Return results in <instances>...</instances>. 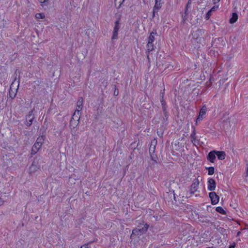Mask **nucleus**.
Returning <instances> with one entry per match:
<instances>
[{"label":"nucleus","instance_id":"7c9ffc66","mask_svg":"<svg viewBox=\"0 0 248 248\" xmlns=\"http://www.w3.org/2000/svg\"><path fill=\"white\" fill-rule=\"evenodd\" d=\"M203 115H202V114H199V115L198 116L196 120V124L197 125L199 122H200L202 119H203Z\"/></svg>","mask_w":248,"mask_h":248},{"label":"nucleus","instance_id":"9d476101","mask_svg":"<svg viewBox=\"0 0 248 248\" xmlns=\"http://www.w3.org/2000/svg\"><path fill=\"white\" fill-rule=\"evenodd\" d=\"M216 150L210 151L207 155V159L211 163H214L216 159Z\"/></svg>","mask_w":248,"mask_h":248},{"label":"nucleus","instance_id":"b1692460","mask_svg":"<svg viewBox=\"0 0 248 248\" xmlns=\"http://www.w3.org/2000/svg\"><path fill=\"white\" fill-rule=\"evenodd\" d=\"M216 211L218 212V213L223 215H226L227 213L226 211H225L223 208L221 206H218L216 207Z\"/></svg>","mask_w":248,"mask_h":248},{"label":"nucleus","instance_id":"a18cd8bd","mask_svg":"<svg viewBox=\"0 0 248 248\" xmlns=\"http://www.w3.org/2000/svg\"><path fill=\"white\" fill-rule=\"evenodd\" d=\"M217 40L219 41H220V40H222V37H219L217 38Z\"/></svg>","mask_w":248,"mask_h":248},{"label":"nucleus","instance_id":"de8ad7c7","mask_svg":"<svg viewBox=\"0 0 248 248\" xmlns=\"http://www.w3.org/2000/svg\"><path fill=\"white\" fill-rule=\"evenodd\" d=\"M247 173H248V164H247Z\"/></svg>","mask_w":248,"mask_h":248},{"label":"nucleus","instance_id":"dca6fc26","mask_svg":"<svg viewBox=\"0 0 248 248\" xmlns=\"http://www.w3.org/2000/svg\"><path fill=\"white\" fill-rule=\"evenodd\" d=\"M204 33V30L203 29H198L195 33L194 38L198 40L200 36H202Z\"/></svg>","mask_w":248,"mask_h":248},{"label":"nucleus","instance_id":"72a5a7b5","mask_svg":"<svg viewBox=\"0 0 248 248\" xmlns=\"http://www.w3.org/2000/svg\"><path fill=\"white\" fill-rule=\"evenodd\" d=\"M191 3H192V0H188L187 3L186 4L185 9L188 10V8L190 7Z\"/></svg>","mask_w":248,"mask_h":248},{"label":"nucleus","instance_id":"9b49d317","mask_svg":"<svg viewBox=\"0 0 248 248\" xmlns=\"http://www.w3.org/2000/svg\"><path fill=\"white\" fill-rule=\"evenodd\" d=\"M39 169H40V166L38 165L37 163H36V162L35 161H34L32 163L30 167V168H29L30 173H34Z\"/></svg>","mask_w":248,"mask_h":248},{"label":"nucleus","instance_id":"393cba45","mask_svg":"<svg viewBox=\"0 0 248 248\" xmlns=\"http://www.w3.org/2000/svg\"><path fill=\"white\" fill-rule=\"evenodd\" d=\"M205 170H208V174L212 175L215 173V168L214 167H205Z\"/></svg>","mask_w":248,"mask_h":248},{"label":"nucleus","instance_id":"1a4fd4ad","mask_svg":"<svg viewBox=\"0 0 248 248\" xmlns=\"http://www.w3.org/2000/svg\"><path fill=\"white\" fill-rule=\"evenodd\" d=\"M155 146L153 147V150L152 149L151 146L150 148L149 152H150V155L151 156V160L153 161L155 163H157V160L158 159L157 156L155 154Z\"/></svg>","mask_w":248,"mask_h":248},{"label":"nucleus","instance_id":"412c9836","mask_svg":"<svg viewBox=\"0 0 248 248\" xmlns=\"http://www.w3.org/2000/svg\"><path fill=\"white\" fill-rule=\"evenodd\" d=\"M80 115L81 113L80 112V110L79 109H78L73 114L72 118H74L75 121L79 122Z\"/></svg>","mask_w":248,"mask_h":248},{"label":"nucleus","instance_id":"ddd939ff","mask_svg":"<svg viewBox=\"0 0 248 248\" xmlns=\"http://www.w3.org/2000/svg\"><path fill=\"white\" fill-rule=\"evenodd\" d=\"M218 6H214L213 7H212L206 14L205 16V19L206 20L209 19L211 16L212 12L217 10L218 9Z\"/></svg>","mask_w":248,"mask_h":248},{"label":"nucleus","instance_id":"a878e982","mask_svg":"<svg viewBox=\"0 0 248 248\" xmlns=\"http://www.w3.org/2000/svg\"><path fill=\"white\" fill-rule=\"evenodd\" d=\"M83 98L80 97L77 103V107L78 109H80V111L82 109L83 106Z\"/></svg>","mask_w":248,"mask_h":248},{"label":"nucleus","instance_id":"aec40b11","mask_svg":"<svg viewBox=\"0 0 248 248\" xmlns=\"http://www.w3.org/2000/svg\"><path fill=\"white\" fill-rule=\"evenodd\" d=\"M163 117L162 120V124H168V120L169 118V112L168 111H163Z\"/></svg>","mask_w":248,"mask_h":248},{"label":"nucleus","instance_id":"8fccbe9b","mask_svg":"<svg viewBox=\"0 0 248 248\" xmlns=\"http://www.w3.org/2000/svg\"><path fill=\"white\" fill-rule=\"evenodd\" d=\"M209 207H211V206H210V205L208 206H207V208H208Z\"/></svg>","mask_w":248,"mask_h":248},{"label":"nucleus","instance_id":"6ab92c4d","mask_svg":"<svg viewBox=\"0 0 248 248\" xmlns=\"http://www.w3.org/2000/svg\"><path fill=\"white\" fill-rule=\"evenodd\" d=\"M238 19V15L236 13H232L231 17L229 20L231 24H233L236 22Z\"/></svg>","mask_w":248,"mask_h":248},{"label":"nucleus","instance_id":"4468645a","mask_svg":"<svg viewBox=\"0 0 248 248\" xmlns=\"http://www.w3.org/2000/svg\"><path fill=\"white\" fill-rule=\"evenodd\" d=\"M41 148V146H40V145H38V144H36L34 143L31 148V155H33L36 154Z\"/></svg>","mask_w":248,"mask_h":248},{"label":"nucleus","instance_id":"a19ab883","mask_svg":"<svg viewBox=\"0 0 248 248\" xmlns=\"http://www.w3.org/2000/svg\"><path fill=\"white\" fill-rule=\"evenodd\" d=\"M172 193L173 194V200L176 202V196H175V194L174 193V190H172Z\"/></svg>","mask_w":248,"mask_h":248},{"label":"nucleus","instance_id":"f257e3e1","mask_svg":"<svg viewBox=\"0 0 248 248\" xmlns=\"http://www.w3.org/2000/svg\"><path fill=\"white\" fill-rule=\"evenodd\" d=\"M149 227V225L148 223H144V222L142 221V223H140L137 228L132 230L130 236L131 238H134L137 236H139L145 234L147 232Z\"/></svg>","mask_w":248,"mask_h":248},{"label":"nucleus","instance_id":"2eb2a0df","mask_svg":"<svg viewBox=\"0 0 248 248\" xmlns=\"http://www.w3.org/2000/svg\"><path fill=\"white\" fill-rule=\"evenodd\" d=\"M79 124V122H77L74 118H71L70 121L69 126L71 130L74 129Z\"/></svg>","mask_w":248,"mask_h":248},{"label":"nucleus","instance_id":"cd10ccee","mask_svg":"<svg viewBox=\"0 0 248 248\" xmlns=\"http://www.w3.org/2000/svg\"><path fill=\"white\" fill-rule=\"evenodd\" d=\"M146 46L148 53L154 49V46L153 45V43H152V44H149V42H148Z\"/></svg>","mask_w":248,"mask_h":248},{"label":"nucleus","instance_id":"c85d7f7f","mask_svg":"<svg viewBox=\"0 0 248 248\" xmlns=\"http://www.w3.org/2000/svg\"><path fill=\"white\" fill-rule=\"evenodd\" d=\"M206 111H207V108L205 105H204L201 108L200 112H199V114H202V115L204 116L206 114Z\"/></svg>","mask_w":248,"mask_h":248},{"label":"nucleus","instance_id":"f704fd0d","mask_svg":"<svg viewBox=\"0 0 248 248\" xmlns=\"http://www.w3.org/2000/svg\"><path fill=\"white\" fill-rule=\"evenodd\" d=\"M118 1V0H114V2H115V4H116V2ZM124 0H120V1H119V6L117 7V8L118 9H119L122 5L123 3H124Z\"/></svg>","mask_w":248,"mask_h":248},{"label":"nucleus","instance_id":"79ce46f5","mask_svg":"<svg viewBox=\"0 0 248 248\" xmlns=\"http://www.w3.org/2000/svg\"><path fill=\"white\" fill-rule=\"evenodd\" d=\"M157 134L159 137H161L163 136V133L162 132L159 133V132H157Z\"/></svg>","mask_w":248,"mask_h":248},{"label":"nucleus","instance_id":"49530a36","mask_svg":"<svg viewBox=\"0 0 248 248\" xmlns=\"http://www.w3.org/2000/svg\"><path fill=\"white\" fill-rule=\"evenodd\" d=\"M220 0H214V1H215V2H214V3H215V2H216V1H217V2H218Z\"/></svg>","mask_w":248,"mask_h":248},{"label":"nucleus","instance_id":"39448f33","mask_svg":"<svg viewBox=\"0 0 248 248\" xmlns=\"http://www.w3.org/2000/svg\"><path fill=\"white\" fill-rule=\"evenodd\" d=\"M209 197L211 200L212 204L215 205L219 202V197L215 192L212 191L210 192L209 193Z\"/></svg>","mask_w":248,"mask_h":248},{"label":"nucleus","instance_id":"5701e85b","mask_svg":"<svg viewBox=\"0 0 248 248\" xmlns=\"http://www.w3.org/2000/svg\"><path fill=\"white\" fill-rule=\"evenodd\" d=\"M160 102L161 103V106H162V109L163 111H168V106L166 102V101L164 100V99H161L160 100Z\"/></svg>","mask_w":248,"mask_h":248},{"label":"nucleus","instance_id":"603ef678","mask_svg":"<svg viewBox=\"0 0 248 248\" xmlns=\"http://www.w3.org/2000/svg\"><path fill=\"white\" fill-rule=\"evenodd\" d=\"M201 218H202V217H200ZM199 218H200V217H198Z\"/></svg>","mask_w":248,"mask_h":248},{"label":"nucleus","instance_id":"4c0bfd02","mask_svg":"<svg viewBox=\"0 0 248 248\" xmlns=\"http://www.w3.org/2000/svg\"><path fill=\"white\" fill-rule=\"evenodd\" d=\"M160 101L161 100V99H164V92L161 91L160 93Z\"/></svg>","mask_w":248,"mask_h":248},{"label":"nucleus","instance_id":"37998d69","mask_svg":"<svg viewBox=\"0 0 248 248\" xmlns=\"http://www.w3.org/2000/svg\"><path fill=\"white\" fill-rule=\"evenodd\" d=\"M4 202V201H2L1 199V198L0 197V206Z\"/></svg>","mask_w":248,"mask_h":248},{"label":"nucleus","instance_id":"ea45409f","mask_svg":"<svg viewBox=\"0 0 248 248\" xmlns=\"http://www.w3.org/2000/svg\"><path fill=\"white\" fill-rule=\"evenodd\" d=\"M48 0H38V1L42 3V4H45L46 2H47Z\"/></svg>","mask_w":248,"mask_h":248},{"label":"nucleus","instance_id":"c756f323","mask_svg":"<svg viewBox=\"0 0 248 248\" xmlns=\"http://www.w3.org/2000/svg\"><path fill=\"white\" fill-rule=\"evenodd\" d=\"M35 17L38 19H44L45 17V14L43 13H37Z\"/></svg>","mask_w":248,"mask_h":248},{"label":"nucleus","instance_id":"bb28decb","mask_svg":"<svg viewBox=\"0 0 248 248\" xmlns=\"http://www.w3.org/2000/svg\"><path fill=\"white\" fill-rule=\"evenodd\" d=\"M192 128H193V131L190 135V137L192 139L191 141L193 142V141L196 140V130L194 126H192Z\"/></svg>","mask_w":248,"mask_h":248},{"label":"nucleus","instance_id":"e433bc0d","mask_svg":"<svg viewBox=\"0 0 248 248\" xmlns=\"http://www.w3.org/2000/svg\"><path fill=\"white\" fill-rule=\"evenodd\" d=\"M85 219V217H82L78 220V223L80 224L83 222V221Z\"/></svg>","mask_w":248,"mask_h":248},{"label":"nucleus","instance_id":"f8f14e48","mask_svg":"<svg viewBox=\"0 0 248 248\" xmlns=\"http://www.w3.org/2000/svg\"><path fill=\"white\" fill-rule=\"evenodd\" d=\"M216 155L219 160H224L226 157V153L224 151H220L216 150Z\"/></svg>","mask_w":248,"mask_h":248},{"label":"nucleus","instance_id":"2f4dec72","mask_svg":"<svg viewBox=\"0 0 248 248\" xmlns=\"http://www.w3.org/2000/svg\"><path fill=\"white\" fill-rule=\"evenodd\" d=\"M200 221H201L202 223H205L208 224H212V222L208 219L205 218L203 219H200Z\"/></svg>","mask_w":248,"mask_h":248},{"label":"nucleus","instance_id":"864d4df0","mask_svg":"<svg viewBox=\"0 0 248 248\" xmlns=\"http://www.w3.org/2000/svg\"><path fill=\"white\" fill-rule=\"evenodd\" d=\"M240 233V232H238V235Z\"/></svg>","mask_w":248,"mask_h":248},{"label":"nucleus","instance_id":"58836bf2","mask_svg":"<svg viewBox=\"0 0 248 248\" xmlns=\"http://www.w3.org/2000/svg\"><path fill=\"white\" fill-rule=\"evenodd\" d=\"M236 244L234 242L229 246V248H235Z\"/></svg>","mask_w":248,"mask_h":248},{"label":"nucleus","instance_id":"a211bd4d","mask_svg":"<svg viewBox=\"0 0 248 248\" xmlns=\"http://www.w3.org/2000/svg\"><path fill=\"white\" fill-rule=\"evenodd\" d=\"M46 138V136L44 135H42L41 136H39L38 138H37L35 144L38 145H40V146H42L43 143L44 142L45 139Z\"/></svg>","mask_w":248,"mask_h":248},{"label":"nucleus","instance_id":"20e7f679","mask_svg":"<svg viewBox=\"0 0 248 248\" xmlns=\"http://www.w3.org/2000/svg\"><path fill=\"white\" fill-rule=\"evenodd\" d=\"M163 2H161V0H155V4L153 7V11L152 13V17L151 19L152 20L156 14L158 16V12L159 10L161 8Z\"/></svg>","mask_w":248,"mask_h":248},{"label":"nucleus","instance_id":"c9c22d12","mask_svg":"<svg viewBox=\"0 0 248 248\" xmlns=\"http://www.w3.org/2000/svg\"><path fill=\"white\" fill-rule=\"evenodd\" d=\"M118 1V0H114V2H115V4H116V2ZM124 0H120V1H119V6L117 7V8L118 9H119L122 5L123 3H124Z\"/></svg>","mask_w":248,"mask_h":248},{"label":"nucleus","instance_id":"7ed1b4c3","mask_svg":"<svg viewBox=\"0 0 248 248\" xmlns=\"http://www.w3.org/2000/svg\"><path fill=\"white\" fill-rule=\"evenodd\" d=\"M34 111L35 109L33 108L31 111H30L28 114L26 116L25 121L24 123L26 126L28 127L31 126L34 121L36 122L35 120V115L34 113Z\"/></svg>","mask_w":248,"mask_h":248},{"label":"nucleus","instance_id":"09e8293b","mask_svg":"<svg viewBox=\"0 0 248 248\" xmlns=\"http://www.w3.org/2000/svg\"><path fill=\"white\" fill-rule=\"evenodd\" d=\"M172 190H170H170H169V191H170V192H172Z\"/></svg>","mask_w":248,"mask_h":248},{"label":"nucleus","instance_id":"f03ea898","mask_svg":"<svg viewBox=\"0 0 248 248\" xmlns=\"http://www.w3.org/2000/svg\"><path fill=\"white\" fill-rule=\"evenodd\" d=\"M122 15L120 14L117 17V19L114 22V27L112 31L111 40H117L118 39V31L121 27V19Z\"/></svg>","mask_w":248,"mask_h":248},{"label":"nucleus","instance_id":"0eeeda50","mask_svg":"<svg viewBox=\"0 0 248 248\" xmlns=\"http://www.w3.org/2000/svg\"><path fill=\"white\" fill-rule=\"evenodd\" d=\"M189 13V11L188 9H185L184 12H180L182 20L181 21V24L184 26L186 22L188 19V15Z\"/></svg>","mask_w":248,"mask_h":248},{"label":"nucleus","instance_id":"c03bdc74","mask_svg":"<svg viewBox=\"0 0 248 248\" xmlns=\"http://www.w3.org/2000/svg\"><path fill=\"white\" fill-rule=\"evenodd\" d=\"M147 59H148V61H149V62H150V58H149V53H148V54H147Z\"/></svg>","mask_w":248,"mask_h":248},{"label":"nucleus","instance_id":"423d86ee","mask_svg":"<svg viewBox=\"0 0 248 248\" xmlns=\"http://www.w3.org/2000/svg\"><path fill=\"white\" fill-rule=\"evenodd\" d=\"M216 181L211 178H209L207 181V188L208 190L211 191H214L216 187Z\"/></svg>","mask_w":248,"mask_h":248},{"label":"nucleus","instance_id":"f3484780","mask_svg":"<svg viewBox=\"0 0 248 248\" xmlns=\"http://www.w3.org/2000/svg\"><path fill=\"white\" fill-rule=\"evenodd\" d=\"M156 34V30H155L154 31H152L148 37V41L149 44H152L155 40V35Z\"/></svg>","mask_w":248,"mask_h":248},{"label":"nucleus","instance_id":"6e6552de","mask_svg":"<svg viewBox=\"0 0 248 248\" xmlns=\"http://www.w3.org/2000/svg\"><path fill=\"white\" fill-rule=\"evenodd\" d=\"M199 185V181L198 179H195L192 184L190 186L189 192L191 195H192L197 190L198 187Z\"/></svg>","mask_w":248,"mask_h":248},{"label":"nucleus","instance_id":"4be33fe9","mask_svg":"<svg viewBox=\"0 0 248 248\" xmlns=\"http://www.w3.org/2000/svg\"><path fill=\"white\" fill-rule=\"evenodd\" d=\"M17 90V89H16V92H15L14 91L12 90L11 87H10L9 91V97L11 98V99H13L16 97V95Z\"/></svg>","mask_w":248,"mask_h":248},{"label":"nucleus","instance_id":"3c124183","mask_svg":"<svg viewBox=\"0 0 248 248\" xmlns=\"http://www.w3.org/2000/svg\"><path fill=\"white\" fill-rule=\"evenodd\" d=\"M202 217H207V216H202Z\"/></svg>","mask_w":248,"mask_h":248},{"label":"nucleus","instance_id":"473e14b6","mask_svg":"<svg viewBox=\"0 0 248 248\" xmlns=\"http://www.w3.org/2000/svg\"><path fill=\"white\" fill-rule=\"evenodd\" d=\"M113 89H114V93H113V95L114 96H117L119 94V90H118V89L117 88V86L114 85H113Z\"/></svg>","mask_w":248,"mask_h":248}]
</instances>
